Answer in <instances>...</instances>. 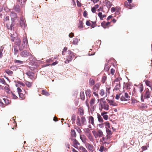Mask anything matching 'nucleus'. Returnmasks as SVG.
Segmentation results:
<instances>
[{"mask_svg": "<svg viewBox=\"0 0 152 152\" xmlns=\"http://www.w3.org/2000/svg\"><path fill=\"white\" fill-rule=\"evenodd\" d=\"M98 101H100V110H102V109H104L107 110L109 109V105L106 101L104 100L103 98L99 99Z\"/></svg>", "mask_w": 152, "mask_h": 152, "instance_id": "1", "label": "nucleus"}, {"mask_svg": "<svg viewBox=\"0 0 152 152\" xmlns=\"http://www.w3.org/2000/svg\"><path fill=\"white\" fill-rule=\"evenodd\" d=\"M3 20L4 23L6 24L8 29L9 30H12V27L14 25L12 24H10V22L9 21L10 20L9 16L5 15L4 17Z\"/></svg>", "mask_w": 152, "mask_h": 152, "instance_id": "2", "label": "nucleus"}, {"mask_svg": "<svg viewBox=\"0 0 152 152\" xmlns=\"http://www.w3.org/2000/svg\"><path fill=\"white\" fill-rule=\"evenodd\" d=\"M74 57V55L73 53L71 50H68L66 59L65 61V63L66 64L68 63L70 61L72 60Z\"/></svg>", "mask_w": 152, "mask_h": 152, "instance_id": "3", "label": "nucleus"}, {"mask_svg": "<svg viewBox=\"0 0 152 152\" xmlns=\"http://www.w3.org/2000/svg\"><path fill=\"white\" fill-rule=\"evenodd\" d=\"M28 42L26 37H25L23 39L22 45L19 46V49L20 50H23L25 47H26L28 45Z\"/></svg>", "mask_w": 152, "mask_h": 152, "instance_id": "4", "label": "nucleus"}, {"mask_svg": "<svg viewBox=\"0 0 152 152\" xmlns=\"http://www.w3.org/2000/svg\"><path fill=\"white\" fill-rule=\"evenodd\" d=\"M130 96L127 93H121L120 98L121 100L122 101H127L129 99Z\"/></svg>", "mask_w": 152, "mask_h": 152, "instance_id": "5", "label": "nucleus"}, {"mask_svg": "<svg viewBox=\"0 0 152 152\" xmlns=\"http://www.w3.org/2000/svg\"><path fill=\"white\" fill-rule=\"evenodd\" d=\"M132 1V0H127V1H125L124 2V4L126 7L129 9H132L133 7V6L131 4Z\"/></svg>", "mask_w": 152, "mask_h": 152, "instance_id": "6", "label": "nucleus"}, {"mask_svg": "<svg viewBox=\"0 0 152 152\" xmlns=\"http://www.w3.org/2000/svg\"><path fill=\"white\" fill-rule=\"evenodd\" d=\"M144 95V99H148L150 98L151 96V92L148 88H146L145 90Z\"/></svg>", "mask_w": 152, "mask_h": 152, "instance_id": "7", "label": "nucleus"}, {"mask_svg": "<svg viewBox=\"0 0 152 152\" xmlns=\"http://www.w3.org/2000/svg\"><path fill=\"white\" fill-rule=\"evenodd\" d=\"M26 74L29 77L32 79L33 80H35L37 77V75L34 76V73L32 72H28L26 73Z\"/></svg>", "mask_w": 152, "mask_h": 152, "instance_id": "8", "label": "nucleus"}, {"mask_svg": "<svg viewBox=\"0 0 152 152\" xmlns=\"http://www.w3.org/2000/svg\"><path fill=\"white\" fill-rule=\"evenodd\" d=\"M86 148L91 152H93L95 150V148L93 145L89 143H87L86 144Z\"/></svg>", "mask_w": 152, "mask_h": 152, "instance_id": "9", "label": "nucleus"}, {"mask_svg": "<svg viewBox=\"0 0 152 152\" xmlns=\"http://www.w3.org/2000/svg\"><path fill=\"white\" fill-rule=\"evenodd\" d=\"M92 132L94 134V135L95 137H96V136H99L100 137H101L103 135V133L102 130H98L97 133L94 131H92Z\"/></svg>", "mask_w": 152, "mask_h": 152, "instance_id": "10", "label": "nucleus"}, {"mask_svg": "<svg viewBox=\"0 0 152 152\" xmlns=\"http://www.w3.org/2000/svg\"><path fill=\"white\" fill-rule=\"evenodd\" d=\"M20 56L23 57H26L30 55L31 54L28 52L27 50H24L22 52L20 53Z\"/></svg>", "mask_w": 152, "mask_h": 152, "instance_id": "11", "label": "nucleus"}, {"mask_svg": "<svg viewBox=\"0 0 152 152\" xmlns=\"http://www.w3.org/2000/svg\"><path fill=\"white\" fill-rule=\"evenodd\" d=\"M100 85L99 83H97L94 85L92 88L93 91H98L99 90Z\"/></svg>", "mask_w": 152, "mask_h": 152, "instance_id": "12", "label": "nucleus"}, {"mask_svg": "<svg viewBox=\"0 0 152 152\" xmlns=\"http://www.w3.org/2000/svg\"><path fill=\"white\" fill-rule=\"evenodd\" d=\"M110 23V22H106L105 21L102 22L101 23V26L104 28H106L108 27V26Z\"/></svg>", "mask_w": 152, "mask_h": 152, "instance_id": "13", "label": "nucleus"}, {"mask_svg": "<svg viewBox=\"0 0 152 152\" xmlns=\"http://www.w3.org/2000/svg\"><path fill=\"white\" fill-rule=\"evenodd\" d=\"M122 80V78L120 77H118L115 78L113 81V85L120 84V81Z\"/></svg>", "mask_w": 152, "mask_h": 152, "instance_id": "14", "label": "nucleus"}, {"mask_svg": "<svg viewBox=\"0 0 152 152\" xmlns=\"http://www.w3.org/2000/svg\"><path fill=\"white\" fill-rule=\"evenodd\" d=\"M105 2L106 6L108 9H110L112 6V3L108 0H105Z\"/></svg>", "mask_w": 152, "mask_h": 152, "instance_id": "15", "label": "nucleus"}, {"mask_svg": "<svg viewBox=\"0 0 152 152\" xmlns=\"http://www.w3.org/2000/svg\"><path fill=\"white\" fill-rule=\"evenodd\" d=\"M107 113H108L106 112H104L101 113V115L102 116L103 118L106 120H107L109 117L107 115Z\"/></svg>", "mask_w": 152, "mask_h": 152, "instance_id": "16", "label": "nucleus"}, {"mask_svg": "<svg viewBox=\"0 0 152 152\" xmlns=\"http://www.w3.org/2000/svg\"><path fill=\"white\" fill-rule=\"evenodd\" d=\"M101 115H100L99 113L97 114V118L98 119V120L99 123H102L104 122V120L102 117Z\"/></svg>", "mask_w": 152, "mask_h": 152, "instance_id": "17", "label": "nucleus"}, {"mask_svg": "<svg viewBox=\"0 0 152 152\" xmlns=\"http://www.w3.org/2000/svg\"><path fill=\"white\" fill-rule=\"evenodd\" d=\"M89 123L90 124H91L93 126L95 125L94 118L93 116H90L89 117Z\"/></svg>", "mask_w": 152, "mask_h": 152, "instance_id": "18", "label": "nucleus"}, {"mask_svg": "<svg viewBox=\"0 0 152 152\" xmlns=\"http://www.w3.org/2000/svg\"><path fill=\"white\" fill-rule=\"evenodd\" d=\"M10 15L11 17V19L12 20V21H13L12 19L15 20L17 17V14L14 12H11L10 14Z\"/></svg>", "mask_w": 152, "mask_h": 152, "instance_id": "19", "label": "nucleus"}, {"mask_svg": "<svg viewBox=\"0 0 152 152\" xmlns=\"http://www.w3.org/2000/svg\"><path fill=\"white\" fill-rule=\"evenodd\" d=\"M99 94L102 96L105 95L106 96H107V92H105L103 89H102L100 91Z\"/></svg>", "mask_w": 152, "mask_h": 152, "instance_id": "20", "label": "nucleus"}, {"mask_svg": "<svg viewBox=\"0 0 152 152\" xmlns=\"http://www.w3.org/2000/svg\"><path fill=\"white\" fill-rule=\"evenodd\" d=\"M112 129L113 130V131H111L110 130V128H107L106 129V131L107 134L109 135H111L113 133V131H114V129H113V127H112Z\"/></svg>", "mask_w": 152, "mask_h": 152, "instance_id": "21", "label": "nucleus"}, {"mask_svg": "<svg viewBox=\"0 0 152 152\" xmlns=\"http://www.w3.org/2000/svg\"><path fill=\"white\" fill-rule=\"evenodd\" d=\"M15 43L16 45H17L18 46H19L21 42L19 38L18 37L16 38L15 39Z\"/></svg>", "mask_w": 152, "mask_h": 152, "instance_id": "22", "label": "nucleus"}, {"mask_svg": "<svg viewBox=\"0 0 152 152\" xmlns=\"http://www.w3.org/2000/svg\"><path fill=\"white\" fill-rule=\"evenodd\" d=\"M98 16L99 17L101 20H103V18H105L106 17V15H102V13L101 12H99L98 13Z\"/></svg>", "mask_w": 152, "mask_h": 152, "instance_id": "23", "label": "nucleus"}, {"mask_svg": "<svg viewBox=\"0 0 152 152\" xmlns=\"http://www.w3.org/2000/svg\"><path fill=\"white\" fill-rule=\"evenodd\" d=\"M3 100L4 101V104L5 106H6L9 104L11 102V101L7 99L3 98Z\"/></svg>", "mask_w": 152, "mask_h": 152, "instance_id": "24", "label": "nucleus"}, {"mask_svg": "<svg viewBox=\"0 0 152 152\" xmlns=\"http://www.w3.org/2000/svg\"><path fill=\"white\" fill-rule=\"evenodd\" d=\"M108 102L110 104V105H112L113 106H116L117 105V103L115 102L113 100H110L109 99H107Z\"/></svg>", "mask_w": 152, "mask_h": 152, "instance_id": "25", "label": "nucleus"}, {"mask_svg": "<svg viewBox=\"0 0 152 152\" xmlns=\"http://www.w3.org/2000/svg\"><path fill=\"white\" fill-rule=\"evenodd\" d=\"M91 90L89 89H88L86 91V94L87 96L90 97L91 96Z\"/></svg>", "mask_w": 152, "mask_h": 152, "instance_id": "26", "label": "nucleus"}, {"mask_svg": "<svg viewBox=\"0 0 152 152\" xmlns=\"http://www.w3.org/2000/svg\"><path fill=\"white\" fill-rule=\"evenodd\" d=\"M96 102V99L94 98H93L91 99L90 102V104L91 106H93L95 104Z\"/></svg>", "mask_w": 152, "mask_h": 152, "instance_id": "27", "label": "nucleus"}, {"mask_svg": "<svg viewBox=\"0 0 152 152\" xmlns=\"http://www.w3.org/2000/svg\"><path fill=\"white\" fill-rule=\"evenodd\" d=\"M95 82L92 79L90 78L89 80V85L90 86H92L95 85Z\"/></svg>", "mask_w": 152, "mask_h": 152, "instance_id": "28", "label": "nucleus"}, {"mask_svg": "<svg viewBox=\"0 0 152 152\" xmlns=\"http://www.w3.org/2000/svg\"><path fill=\"white\" fill-rule=\"evenodd\" d=\"M74 129H76L77 131L80 134H81L82 132L80 128L76 126H75L74 127Z\"/></svg>", "mask_w": 152, "mask_h": 152, "instance_id": "29", "label": "nucleus"}, {"mask_svg": "<svg viewBox=\"0 0 152 152\" xmlns=\"http://www.w3.org/2000/svg\"><path fill=\"white\" fill-rule=\"evenodd\" d=\"M81 126L84 125V123L86 122V120L84 116H82L81 117Z\"/></svg>", "mask_w": 152, "mask_h": 152, "instance_id": "30", "label": "nucleus"}, {"mask_svg": "<svg viewBox=\"0 0 152 152\" xmlns=\"http://www.w3.org/2000/svg\"><path fill=\"white\" fill-rule=\"evenodd\" d=\"M5 72L8 74L9 75L12 76L13 74V72L9 69H6L5 71Z\"/></svg>", "mask_w": 152, "mask_h": 152, "instance_id": "31", "label": "nucleus"}, {"mask_svg": "<svg viewBox=\"0 0 152 152\" xmlns=\"http://www.w3.org/2000/svg\"><path fill=\"white\" fill-rule=\"evenodd\" d=\"M80 135V138L81 140H82V141L84 142H86V137L83 135H81V134Z\"/></svg>", "mask_w": 152, "mask_h": 152, "instance_id": "32", "label": "nucleus"}, {"mask_svg": "<svg viewBox=\"0 0 152 152\" xmlns=\"http://www.w3.org/2000/svg\"><path fill=\"white\" fill-rule=\"evenodd\" d=\"M76 124L79 126H81V124L80 121V118L79 116L77 117Z\"/></svg>", "mask_w": 152, "mask_h": 152, "instance_id": "33", "label": "nucleus"}, {"mask_svg": "<svg viewBox=\"0 0 152 152\" xmlns=\"http://www.w3.org/2000/svg\"><path fill=\"white\" fill-rule=\"evenodd\" d=\"M71 134L72 137L75 138L76 136V132L74 129L71 130Z\"/></svg>", "mask_w": 152, "mask_h": 152, "instance_id": "34", "label": "nucleus"}, {"mask_svg": "<svg viewBox=\"0 0 152 152\" xmlns=\"http://www.w3.org/2000/svg\"><path fill=\"white\" fill-rule=\"evenodd\" d=\"M79 112L80 113V115L81 116H83L84 114V110L82 108H80L78 110Z\"/></svg>", "mask_w": 152, "mask_h": 152, "instance_id": "35", "label": "nucleus"}, {"mask_svg": "<svg viewBox=\"0 0 152 152\" xmlns=\"http://www.w3.org/2000/svg\"><path fill=\"white\" fill-rule=\"evenodd\" d=\"M145 82L146 85L150 88L151 90L152 89V87L151 82L147 80H145Z\"/></svg>", "mask_w": 152, "mask_h": 152, "instance_id": "36", "label": "nucleus"}, {"mask_svg": "<svg viewBox=\"0 0 152 152\" xmlns=\"http://www.w3.org/2000/svg\"><path fill=\"white\" fill-rule=\"evenodd\" d=\"M14 9L15 11L19 12L20 10L19 6L18 5H16L14 7Z\"/></svg>", "mask_w": 152, "mask_h": 152, "instance_id": "37", "label": "nucleus"}, {"mask_svg": "<svg viewBox=\"0 0 152 152\" xmlns=\"http://www.w3.org/2000/svg\"><path fill=\"white\" fill-rule=\"evenodd\" d=\"M138 88L140 92H142L143 90V85L142 84H140L138 85Z\"/></svg>", "mask_w": 152, "mask_h": 152, "instance_id": "38", "label": "nucleus"}, {"mask_svg": "<svg viewBox=\"0 0 152 152\" xmlns=\"http://www.w3.org/2000/svg\"><path fill=\"white\" fill-rule=\"evenodd\" d=\"M115 85V86L114 88V90H119L121 88V85L120 84H118L116 85Z\"/></svg>", "mask_w": 152, "mask_h": 152, "instance_id": "39", "label": "nucleus"}, {"mask_svg": "<svg viewBox=\"0 0 152 152\" xmlns=\"http://www.w3.org/2000/svg\"><path fill=\"white\" fill-rule=\"evenodd\" d=\"M80 96L81 99L83 100H84L85 99V96L83 91H82L80 92Z\"/></svg>", "mask_w": 152, "mask_h": 152, "instance_id": "40", "label": "nucleus"}, {"mask_svg": "<svg viewBox=\"0 0 152 152\" xmlns=\"http://www.w3.org/2000/svg\"><path fill=\"white\" fill-rule=\"evenodd\" d=\"M0 83L2 84L6 85L7 86H9V85L6 83L5 80L3 78H0Z\"/></svg>", "mask_w": 152, "mask_h": 152, "instance_id": "41", "label": "nucleus"}, {"mask_svg": "<svg viewBox=\"0 0 152 152\" xmlns=\"http://www.w3.org/2000/svg\"><path fill=\"white\" fill-rule=\"evenodd\" d=\"M79 40L77 38H74L73 40V43L74 45H77L78 42Z\"/></svg>", "mask_w": 152, "mask_h": 152, "instance_id": "42", "label": "nucleus"}, {"mask_svg": "<svg viewBox=\"0 0 152 152\" xmlns=\"http://www.w3.org/2000/svg\"><path fill=\"white\" fill-rule=\"evenodd\" d=\"M11 96L13 99H16L18 98V97L14 92H11Z\"/></svg>", "mask_w": 152, "mask_h": 152, "instance_id": "43", "label": "nucleus"}, {"mask_svg": "<svg viewBox=\"0 0 152 152\" xmlns=\"http://www.w3.org/2000/svg\"><path fill=\"white\" fill-rule=\"evenodd\" d=\"M79 149L81 150L82 152H88L87 151L83 146H79Z\"/></svg>", "mask_w": 152, "mask_h": 152, "instance_id": "44", "label": "nucleus"}, {"mask_svg": "<svg viewBox=\"0 0 152 152\" xmlns=\"http://www.w3.org/2000/svg\"><path fill=\"white\" fill-rule=\"evenodd\" d=\"M19 94L20 98L21 100L24 99L25 98V94H23L22 93H20Z\"/></svg>", "mask_w": 152, "mask_h": 152, "instance_id": "45", "label": "nucleus"}, {"mask_svg": "<svg viewBox=\"0 0 152 152\" xmlns=\"http://www.w3.org/2000/svg\"><path fill=\"white\" fill-rule=\"evenodd\" d=\"M20 24L21 26L23 27L25 26V23L23 20V18H21L20 21Z\"/></svg>", "mask_w": 152, "mask_h": 152, "instance_id": "46", "label": "nucleus"}, {"mask_svg": "<svg viewBox=\"0 0 152 152\" xmlns=\"http://www.w3.org/2000/svg\"><path fill=\"white\" fill-rule=\"evenodd\" d=\"M104 124L106 126V129L110 128V124L108 122V121L104 123Z\"/></svg>", "mask_w": 152, "mask_h": 152, "instance_id": "47", "label": "nucleus"}, {"mask_svg": "<svg viewBox=\"0 0 152 152\" xmlns=\"http://www.w3.org/2000/svg\"><path fill=\"white\" fill-rule=\"evenodd\" d=\"M14 54L15 55L17 54L18 53V48L17 46H14Z\"/></svg>", "mask_w": 152, "mask_h": 152, "instance_id": "48", "label": "nucleus"}, {"mask_svg": "<svg viewBox=\"0 0 152 152\" xmlns=\"http://www.w3.org/2000/svg\"><path fill=\"white\" fill-rule=\"evenodd\" d=\"M42 94L46 96H48L50 95L49 94L48 92L44 90H42Z\"/></svg>", "mask_w": 152, "mask_h": 152, "instance_id": "49", "label": "nucleus"}, {"mask_svg": "<svg viewBox=\"0 0 152 152\" xmlns=\"http://www.w3.org/2000/svg\"><path fill=\"white\" fill-rule=\"evenodd\" d=\"M80 145V143H73V146L77 149H79V146Z\"/></svg>", "mask_w": 152, "mask_h": 152, "instance_id": "50", "label": "nucleus"}, {"mask_svg": "<svg viewBox=\"0 0 152 152\" xmlns=\"http://www.w3.org/2000/svg\"><path fill=\"white\" fill-rule=\"evenodd\" d=\"M25 84L28 87H30L32 86V83L27 81H25Z\"/></svg>", "mask_w": 152, "mask_h": 152, "instance_id": "51", "label": "nucleus"}, {"mask_svg": "<svg viewBox=\"0 0 152 152\" xmlns=\"http://www.w3.org/2000/svg\"><path fill=\"white\" fill-rule=\"evenodd\" d=\"M125 86L126 87V88L127 89H130V88H131L130 87L131 86L132 87V86H131L130 83H126L125 85Z\"/></svg>", "mask_w": 152, "mask_h": 152, "instance_id": "52", "label": "nucleus"}, {"mask_svg": "<svg viewBox=\"0 0 152 152\" xmlns=\"http://www.w3.org/2000/svg\"><path fill=\"white\" fill-rule=\"evenodd\" d=\"M83 23L81 20H80L79 22V25L78 27L80 28H81L83 27Z\"/></svg>", "mask_w": 152, "mask_h": 152, "instance_id": "53", "label": "nucleus"}, {"mask_svg": "<svg viewBox=\"0 0 152 152\" xmlns=\"http://www.w3.org/2000/svg\"><path fill=\"white\" fill-rule=\"evenodd\" d=\"M14 62L16 63H18L20 64H23V61L20 60H14Z\"/></svg>", "mask_w": 152, "mask_h": 152, "instance_id": "54", "label": "nucleus"}, {"mask_svg": "<svg viewBox=\"0 0 152 152\" xmlns=\"http://www.w3.org/2000/svg\"><path fill=\"white\" fill-rule=\"evenodd\" d=\"M92 24H91V26H90L91 28H94L96 26V21H91Z\"/></svg>", "mask_w": 152, "mask_h": 152, "instance_id": "55", "label": "nucleus"}, {"mask_svg": "<svg viewBox=\"0 0 152 152\" xmlns=\"http://www.w3.org/2000/svg\"><path fill=\"white\" fill-rule=\"evenodd\" d=\"M76 118V115L75 114H73L71 117V120L72 121L75 122Z\"/></svg>", "mask_w": 152, "mask_h": 152, "instance_id": "56", "label": "nucleus"}, {"mask_svg": "<svg viewBox=\"0 0 152 152\" xmlns=\"http://www.w3.org/2000/svg\"><path fill=\"white\" fill-rule=\"evenodd\" d=\"M88 139L90 140L91 141H93L94 139L91 134H89V135H88Z\"/></svg>", "mask_w": 152, "mask_h": 152, "instance_id": "57", "label": "nucleus"}, {"mask_svg": "<svg viewBox=\"0 0 152 152\" xmlns=\"http://www.w3.org/2000/svg\"><path fill=\"white\" fill-rule=\"evenodd\" d=\"M9 87V86L4 87V89L7 92H8L10 90Z\"/></svg>", "mask_w": 152, "mask_h": 152, "instance_id": "58", "label": "nucleus"}, {"mask_svg": "<svg viewBox=\"0 0 152 152\" xmlns=\"http://www.w3.org/2000/svg\"><path fill=\"white\" fill-rule=\"evenodd\" d=\"M110 86H109V85H107L106 86V92H108V93H110Z\"/></svg>", "mask_w": 152, "mask_h": 152, "instance_id": "59", "label": "nucleus"}, {"mask_svg": "<svg viewBox=\"0 0 152 152\" xmlns=\"http://www.w3.org/2000/svg\"><path fill=\"white\" fill-rule=\"evenodd\" d=\"M107 77L106 76H104L102 77V82L103 83H104L105 81L106 80Z\"/></svg>", "mask_w": 152, "mask_h": 152, "instance_id": "60", "label": "nucleus"}, {"mask_svg": "<svg viewBox=\"0 0 152 152\" xmlns=\"http://www.w3.org/2000/svg\"><path fill=\"white\" fill-rule=\"evenodd\" d=\"M121 93H120V94H117L115 97V99H119L121 97Z\"/></svg>", "mask_w": 152, "mask_h": 152, "instance_id": "61", "label": "nucleus"}, {"mask_svg": "<svg viewBox=\"0 0 152 152\" xmlns=\"http://www.w3.org/2000/svg\"><path fill=\"white\" fill-rule=\"evenodd\" d=\"M90 20H87L86 22V24L88 26H91V23L90 22H91Z\"/></svg>", "mask_w": 152, "mask_h": 152, "instance_id": "62", "label": "nucleus"}, {"mask_svg": "<svg viewBox=\"0 0 152 152\" xmlns=\"http://www.w3.org/2000/svg\"><path fill=\"white\" fill-rule=\"evenodd\" d=\"M149 147V146H143L141 147L143 151H145L147 149L148 147Z\"/></svg>", "mask_w": 152, "mask_h": 152, "instance_id": "63", "label": "nucleus"}, {"mask_svg": "<svg viewBox=\"0 0 152 152\" xmlns=\"http://www.w3.org/2000/svg\"><path fill=\"white\" fill-rule=\"evenodd\" d=\"M88 15V12L86 11H84L83 13V16L85 18H86Z\"/></svg>", "mask_w": 152, "mask_h": 152, "instance_id": "64", "label": "nucleus"}]
</instances>
